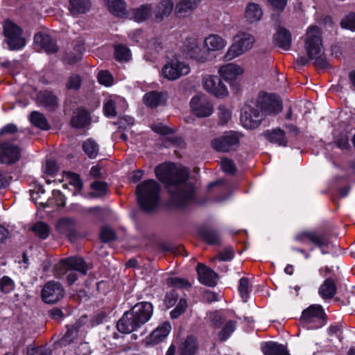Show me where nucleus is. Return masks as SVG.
<instances>
[{"label": "nucleus", "mask_w": 355, "mask_h": 355, "mask_svg": "<svg viewBox=\"0 0 355 355\" xmlns=\"http://www.w3.org/2000/svg\"><path fill=\"white\" fill-rule=\"evenodd\" d=\"M157 178L169 187L173 200L179 207H184L192 200L193 187L186 183L189 171L184 167H177L168 163L157 166L155 170Z\"/></svg>", "instance_id": "obj_1"}, {"label": "nucleus", "mask_w": 355, "mask_h": 355, "mask_svg": "<svg viewBox=\"0 0 355 355\" xmlns=\"http://www.w3.org/2000/svg\"><path fill=\"white\" fill-rule=\"evenodd\" d=\"M282 110V101L276 95H260L256 101L244 105L241 113V122L247 129L257 128L264 117L275 116Z\"/></svg>", "instance_id": "obj_2"}, {"label": "nucleus", "mask_w": 355, "mask_h": 355, "mask_svg": "<svg viewBox=\"0 0 355 355\" xmlns=\"http://www.w3.org/2000/svg\"><path fill=\"white\" fill-rule=\"evenodd\" d=\"M304 47L309 58L301 57L298 59L300 64L304 65L309 60H314V64L320 68H327L329 63L324 56V49L321 39V31L316 26L307 28L304 38Z\"/></svg>", "instance_id": "obj_3"}, {"label": "nucleus", "mask_w": 355, "mask_h": 355, "mask_svg": "<svg viewBox=\"0 0 355 355\" xmlns=\"http://www.w3.org/2000/svg\"><path fill=\"white\" fill-rule=\"evenodd\" d=\"M160 187L153 180H148L137 187L136 194L140 207L145 211L153 210L158 204Z\"/></svg>", "instance_id": "obj_4"}, {"label": "nucleus", "mask_w": 355, "mask_h": 355, "mask_svg": "<svg viewBox=\"0 0 355 355\" xmlns=\"http://www.w3.org/2000/svg\"><path fill=\"white\" fill-rule=\"evenodd\" d=\"M254 37L246 32H239L234 37V42L224 55L226 61L232 60L250 50L254 43Z\"/></svg>", "instance_id": "obj_5"}, {"label": "nucleus", "mask_w": 355, "mask_h": 355, "mask_svg": "<svg viewBox=\"0 0 355 355\" xmlns=\"http://www.w3.org/2000/svg\"><path fill=\"white\" fill-rule=\"evenodd\" d=\"M300 322L307 329H315L323 327L325 322V313L322 306L312 304L302 311Z\"/></svg>", "instance_id": "obj_6"}, {"label": "nucleus", "mask_w": 355, "mask_h": 355, "mask_svg": "<svg viewBox=\"0 0 355 355\" xmlns=\"http://www.w3.org/2000/svg\"><path fill=\"white\" fill-rule=\"evenodd\" d=\"M243 135L241 132L230 130L225 132L222 135L213 139L211 147L218 152H229L237 148Z\"/></svg>", "instance_id": "obj_7"}, {"label": "nucleus", "mask_w": 355, "mask_h": 355, "mask_svg": "<svg viewBox=\"0 0 355 355\" xmlns=\"http://www.w3.org/2000/svg\"><path fill=\"white\" fill-rule=\"evenodd\" d=\"M182 50L191 59L198 63H205L209 59L208 51L200 46L196 36L189 35L184 39Z\"/></svg>", "instance_id": "obj_8"}, {"label": "nucleus", "mask_w": 355, "mask_h": 355, "mask_svg": "<svg viewBox=\"0 0 355 355\" xmlns=\"http://www.w3.org/2000/svg\"><path fill=\"white\" fill-rule=\"evenodd\" d=\"M3 34L9 49L17 50L26 45L21 28L12 21L6 20L3 23Z\"/></svg>", "instance_id": "obj_9"}, {"label": "nucleus", "mask_w": 355, "mask_h": 355, "mask_svg": "<svg viewBox=\"0 0 355 355\" xmlns=\"http://www.w3.org/2000/svg\"><path fill=\"white\" fill-rule=\"evenodd\" d=\"M70 268H76L83 275L89 269L88 266L81 257H71L60 260L54 267V274L58 278L67 275Z\"/></svg>", "instance_id": "obj_10"}, {"label": "nucleus", "mask_w": 355, "mask_h": 355, "mask_svg": "<svg viewBox=\"0 0 355 355\" xmlns=\"http://www.w3.org/2000/svg\"><path fill=\"white\" fill-rule=\"evenodd\" d=\"M189 65L175 58L169 60L162 69V75L168 80H175L190 72Z\"/></svg>", "instance_id": "obj_11"}, {"label": "nucleus", "mask_w": 355, "mask_h": 355, "mask_svg": "<svg viewBox=\"0 0 355 355\" xmlns=\"http://www.w3.org/2000/svg\"><path fill=\"white\" fill-rule=\"evenodd\" d=\"M202 83L205 90L216 98H223L229 94L227 87L218 76L205 75Z\"/></svg>", "instance_id": "obj_12"}, {"label": "nucleus", "mask_w": 355, "mask_h": 355, "mask_svg": "<svg viewBox=\"0 0 355 355\" xmlns=\"http://www.w3.org/2000/svg\"><path fill=\"white\" fill-rule=\"evenodd\" d=\"M64 295L62 286L57 282H47L42 290V299L46 304H54L60 301Z\"/></svg>", "instance_id": "obj_13"}, {"label": "nucleus", "mask_w": 355, "mask_h": 355, "mask_svg": "<svg viewBox=\"0 0 355 355\" xmlns=\"http://www.w3.org/2000/svg\"><path fill=\"white\" fill-rule=\"evenodd\" d=\"M190 107L192 113L199 118L208 117L214 112L213 105L205 96H193L190 101Z\"/></svg>", "instance_id": "obj_14"}, {"label": "nucleus", "mask_w": 355, "mask_h": 355, "mask_svg": "<svg viewBox=\"0 0 355 355\" xmlns=\"http://www.w3.org/2000/svg\"><path fill=\"white\" fill-rule=\"evenodd\" d=\"M21 148L11 141L0 143V163L12 164L21 157Z\"/></svg>", "instance_id": "obj_15"}, {"label": "nucleus", "mask_w": 355, "mask_h": 355, "mask_svg": "<svg viewBox=\"0 0 355 355\" xmlns=\"http://www.w3.org/2000/svg\"><path fill=\"white\" fill-rule=\"evenodd\" d=\"M243 68L235 63H228L223 64L218 69V73L224 80L229 82L231 85L238 89V85L236 80L243 75Z\"/></svg>", "instance_id": "obj_16"}, {"label": "nucleus", "mask_w": 355, "mask_h": 355, "mask_svg": "<svg viewBox=\"0 0 355 355\" xmlns=\"http://www.w3.org/2000/svg\"><path fill=\"white\" fill-rule=\"evenodd\" d=\"M130 311L142 326L152 317L153 308L150 302H142L135 304Z\"/></svg>", "instance_id": "obj_17"}, {"label": "nucleus", "mask_w": 355, "mask_h": 355, "mask_svg": "<svg viewBox=\"0 0 355 355\" xmlns=\"http://www.w3.org/2000/svg\"><path fill=\"white\" fill-rule=\"evenodd\" d=\"M140 327L141 325L130 311L125 312L117 323L118 330L123 334H130Z\"/></svg>", "instance_id": "obj_18"}, {"label": "nucleus", "mask_w": 355, "mask_h": 355, "mask_svg": "<svg viewBox=\"0 0 355 355\" xmlns=\"http://www.w3.org/2000/svg\"><path fill=\"white\" fill-rule=\"evenodd\" d=\"M196 270L198 280L201 284L211 287L216 286L218 275L212 269L202 263H198Z\"/></svg>", "instance_id": "obj_19"}, {"label": "nucleus", "mask_w": 355, "mask_h": 355, "mask_svg": "<svg viewBox=\"0 0 355 355\" xmlns=\"http://www.w3.org/2000/svg\"><path fill=\"white\" fill-rule=\"evenodd\" d=\"M171 329V327L168 322L162 324L146 338V344L147 345H155L159 343L168 335Z\"/></svg>", "instance_id": "obj_20"}, {"label": "nucleus", "mask_w": 355, "mask_h": 355, "mask_svg": "<svg viewBox=\"0 0 355 355\" xmlns=\"http://www.w3.org/2000/svg\"><path fill=\"white\" fill-rule=\"evenodd\" d=\"M203 44L209 53L223 51L227 45V42L219 35L210 34L204 39Z\"/></svg>", "instance_id": "obj_21"}, {"label": "nucleus", "mask_w": 355, "mask_h": 355, "mask_svg": "<svg viewBox=\"0 0 355 355\" xmlns=\"http://www.w3.org/2000/svg\"><path fill=\"white\" fill-rule=\"evenodd\" d=\"M174 9V3L172 0H160L153 10V16L157 21H162L168 17Z\"/></svg>", "instance_id": "obj_22"}, {"label": "nucleus", "mask_w": 355, "mask_h": 355, "mask_svg": "<svg viewBox=\"0 0 355 355\" xmlns=\"http://www.w3.org/2000/svg\"><path fill=\"white\" fill-rule=\"evenodd\" d=\"M291 33L284 27H278L274 35V42L277 46L288 51L291 46Z\"/></svg>", "instance_id": "obj_23"}, {"label": "nucleus", "mask_w": 355, "mask_h": 355, "mask_svg": "<svg viewBox=\"0 0 355 355\" xmlns=\"http://www.w3.org/2000/svg\"><path fill=\"white\" fill-rule=\"evenodd\" d=\"M302 237H307L312 243L318 245L322 254L329 252L332 245L329 240L324 236L318 235L311 232H306L302 234Z\"/></svg>", "instance_id": "obj_24"}, {"label": "nucleus", "mask_w": 355, "mask_h": 355, "mask_svg": "<svg viewBox=\"0 0 355 355\" xmlns=\"http://www.w3.org/2000/svg\"><path fill=\"white\" fill-rule=\"evenodd\" d=\"M34 41L47 53H55L58 51L56 44L47 34L37 33L34 37Z\"/></svg>", "instance_id": "obj_25"}, {"label": "nucleus", "mask_w": 355, "mask_h": 355, "mask_svg": "<svg viewBox=\"0 0 355 355\" xmlns=\"http://www.w3.org/2000/svg\"><path fill=\"white\" fill-rule=\"evenodd\" d=\"M75 223L73 218H62L58 221L56 228L60 234L71 239L75 236Z\"/></svg>", "instance_id": "obj_26"}, {"label": "nucleus", "mask_w": 355, "mask_h": 355, "mask_svg": "<svg viewBox=\"0 0 355 355\" xmlns=\"http://www.w3.org/2000/svg\"><path fill=\"white\" fill-rule=\"evenodd\" d=\"M198 348L196 338L189 336L180 346V355H195Z\"/></svg>", "instance_id": "obj_27"}, {"label": "nucleus", "mask_w": 355, "mask_h": 355, "mask_svg": "<svg viewBox=\"0 0 355 355\" xmlns=\"http://www.w3.org/2000/svg\"><path fill=\"white\" fill-rule=\"evenodd\" d=\"M261 349L264 355H289L284 345L274 342L264 343Z\"/></svg>", "instance_id": "obj_28"}, {"label": "nucleus", "mask_w": 355, "mask_h": 355, "mask_svg": "<svg viewBox=\"0 0 355 355\" xmlns=\"http://www.w3.org/2000/svg\"><path fill=\"white\" fill-rule=\"evenodd\" d=\"M263 15L261 7L255 3H249L245 8V17L250 23L259 21Z\"/></svg>", "instance_id": "obj_29"}, {"label": "nucleus", "mask_w": 355, "mask_h": 355, "mask_svg": "<svg viewBox=\"0 0 355 355\" xmlns=\"http://www.w3.org/2000/svg\"><path fill=\"white\" fill-rule=\"evenodd\" d=\"M89 0H69V11L73 15L84 14L89 10Z\"/></svg>", "instance_id": "obj_30"}, {"label": "nucleus", "mask_w": 355, "mask_h": 355, "mask_svg": "<svg viewBox=\"0 0 355 355\" xmlns=\"http://www.w3.org/2000/svg\"><path fill=\"white\" fill-rule=\"evenodd\" d=\"M37 101L40 105L50 109L55 107L58 105L57 97L49 91L40 92L37 94Z\"/></svg>", "instance_id": "obj_31"}, {"label": "nucleus", "mask_w": 355, "mask_h": 355, "mask_svg": "<svg viewBox=\"0 0 355 355\" xmlns=\"http://www.w3.org/2000/svg\"><path fill=\"white\" fill-rule=\"evenodd\" d=\"M82 327L80 322H76L74 324L67 326V331L62 338L60 342L62 345H68L75 340L79 334L80 329Z\"/></svg>", "instance_id": "obj_32"}, {"label": "nucleus", "mask_w": 355, "mask_h": 355, "mask_svg": "<svg viewBox=\"0 0 355 355\" xmlns=\"http://www.w3.org/2000/svg\"><path fill=\"white\" fill-rule=\"evenodd\" d=\"M195 8L183 0H180L174 7V13L178 18L183 19L190 17Z\"/></svg>", "instance_id": "obj_33"}, {"label": "nucleus", "mask_w": 355, "mask_h": 355, "mask_svg": "<svg viewBox=\"0 0 355 355\" xmlns=\"http://www.w3.org/2000/svg\"><path fill=\"white\" fill-rule=\"evenodd\" d=\"M336 293V286L334 281L327 279L319 288L318 293L324 300L332 298Z\"/></svg>", "instance_id": "obj_34"}, {"label": "nucleus", "mask_w": 355, "mask_h": 355, "mask_svg": "<svg viewBox=\"0 0 355 355\" xmlns=\"http://www.w3.org/2000/svg\"><path fill=\"white\" fill-rule=\"evenodd\" d=\"M266 136L270 142L275 143L279 146H286L287 144L285 132L280 128L268 131Z\"/></svg>", "instance_id": "obj_35"}, {"label": "nucleus", "mask_w": 355, "mask_h": 355, "mask_svg": "<svg viewBox=\"0 0 355 355\" xmlns=\"http://www.w3.org/2000/svg\"><path fill=\"white\" fill-rule=\"evenodd\" d=\"M107 9L116 16L125 14L126 5L123 0H105Z\"/></svg>", "instance_id": "obj_36"}, {"label": "nucleus", "mask_w": 355, "mask_h": 355, "mask_svg": "<svg viewBox=\"0 0 355 355\" xmlns=\"http://www.w3.org/2000/svg\"><path fill=\"white\" fill-rule=\"evenodd\" d=\"M89 122V113L82 109H78L74 112L71 119V125L76 128H82Z\"/></svg>", "instance_id": "obj_37"}, {"label": "nucleus", "mask_w": 355, "mask_h": 355, "mask_svg": "<svg viewBox=\"0 0 355 355\" xmlns=\"http://www.w3.org/2000/svg\"><path fill=\"white\" fill-rule=\"evenodd\" d=\"M151 15H153L151 5L141 6L133 11L134 19L138 22L146 20Z\"/></svg>", "instance_id": "obj_38"}, {"label": "nucleus", "mask_w": 355, "mask_h": 355, "mask_svg": "<svg viewBox=\"0 0 355 355\" xmlns=\"http://www.w3.org/2000/svg\"><path fill=\"white\" fill-rule=\"evenodd\" d=\"M30 121L33 125L42 130H47L50 128L46 117L39 112L33 111L30 115Z\"/></svg>", "instance_id": "obj_39"}, {"label": "nucleus", "mask_w": 355, "mask_h": 355, "mask_svg": "<svg viewBox=\"0 0 355 355\" xmlns=\"http://www.w3.org/2000/svg\"><path fill=\"white\" fill-rule=\"evenodd\" d=\"M162 100L163 98L162 94L157 92H148L144 96V103L150 107H157L162 103Z\"/></svg>", "instance_id": "obj_40"}, {"label": "nucleus", "mask_w": 355, "mask_h": 355, "mask_svg": "<svg viewBox=\"0 0 355 355\" xmlns=\"http://www.w3.org/2000/svg\"><path fill=\"white\" fill-rule=\"evenodd\" d=\"M64 175L69 184L74 187L73 195H77L83 188V183L79 175L71 172H66Z\"/></svg>", "instance_id": "obj_41"}, {"label": "nucleus", "mask_w": 355, "mask_h": 355, "mask_svg": "<svg viewBox=\"0 0 355 355\" xmlns=\"http://www.w3.org/2000/svg\"><path fill=\"white\" fill-rule=\"evenodd\" d=\"M119 103L125 104V101L122 98L108 100L104 105V112L107 116H114L116 115V107Z\"/></svg>", "instance_id": "obj_42"}, {"label": "nucleus", "mask_w": 355, "mask_h": 355, "mask_svg": "<svg viewBox=\"0 0 355 355\" xmlns=\"http://www.w3.org/2000/svg\"><path fill=\"white\" fill-rule=\"evenodd\" d=\"M236 329V322L230 320L228 321L225 326L223 327V329L220 330V331L218 333V338L221 341H225L227 339L229 338V337L231 336V334L235 331Z\"/></svg>", "instance_id": "obj_43"}, {"label": "nucleus", "mask_w": 355, "mask_h": 355, "mask_svg": "<svg viewBox=\"0 0 355 355\" xmlns=\"http://www.w3.org/2000/svg\"><path fill=\"white\" fill-rule=\"evenodd\" d=\"M83 148L85 153L90 157L94 158L96 157L98 151V146L97 144L92 139H87L83 144Z\"/></svg>", "instance_id": "obj_44"}, {"label": "nucleus", "mask_w": 355, "mask_h": 355, "mask_svg": "<svg viewBox=\"0 0 355 355\" xmlns=\"http://www.w3.org/2000/svg\"><path fill=\"white\" fill-rule=\"evenodd\" d=\"M32 230L35 234L40 239H45L49 235V229L48 225L42 222H38L32 227Z\"/></svg>", "instance_id": "obj_45"}, {"label": "nucleus", "mask_w": 355, "mask_h": 355, "mask_svg": "<svg viewBox=\"0 0 355 355\" xmlns=\"http://www.w3.org/2000/svg\"><path fill=\"white\" fill-rule=\"evenodd\" d=\"M166 283L168 285L177 288H187L191 286V284L187 279L177 277L168 278Z\"/></svg>", "instance_id": "obj_46"}, {"label": "nucleus", "mask_w": 355, "mask_h": 355, "mask_svg": "<svg viewBox=\"0 0 355 355\" xmlns=\"http://www.w3.org/2000/svg\"><path fill=\"white\" fill-rule=\"evenodd\" d=\"M114 55L116 59L119 61H128L130 58V50L123 45L116 46Z\"/></svg>", "instance_id": "obj_47"}, {"label": "nucleus", "mask_w": 355, "mask_h": 355, "mask_svg": "<svg viewBox=\"0 0 355 355\" xmlns=\"http://www.w3.org/2000/svg\"><path fill=\"white\" fill-rule=\"evenodd\" d=\"M107 184L101 182L96 181L92 184V188L94 192L91 193L92 197H101L103 196L107 191Z\"/></svg>", "instance_id": "obj_48"}, {"label": "nucleus", "mask_w": 355, "mask_h": 355, "mask_svg": "<svg viewBox=\"0 0 355 355\" xmlns=\"http://www.w3.org/2000/svg\"><path fill=\"white\" fill-rule=\"evenodd\" d=\"M239 291L240 293V295H241V298L243 299V301L244 302H246L249 297V293H250L249 281H248V278L242 277L240 279Z\"/></svg>", "instance_id": "obj_49"}, {"label": "nucleus", "mask_w": 355, "mask_h": 355, "mask_svg": "<svg viewBox=\"0 0 355 355\" xmlns=\"http://www.w3.org/2000/svg\"><path fill=\"white\" fill-rule=\"evenodd\" d=\"M340 26L344 29L355 31V13H349L340 21Z\"/></svg>", "instance_id": "obj_50"}, {"label": "nucleus", "mask_w": 355, "mask_h": 355, "mask_svg": "<svg viewBox=\"0 0 355 355\" xmlns=\"http://www.w3.org/2000/svg\"><path fill=\"white\" fill-rule=\"evenodd\" d=\"M187 307V302L184 299H180L176 307L170 313L172 318L175 319L178 318L182 314Z\"/></svg>", "instance_id": "obj_51"}, {"label": "nucleus", "mask_w": 355, "mask_h": 355, "mask_svg": "<svg viewBox=\"0 0 355 355\" xmlns=\"http://www.w3.org/2000/svg\"><path fill=\"white\" fill-rule=\"evenodd\" d=\"M98 81L100 84L108 87L112 84L113 78L109 71H101L98 74Z\"/></svg>", "instance_id": "obj_52"}, {"label": "nucleus", "mask_w": 355, "mask_h": 355, "mask_svg": "<svg viewBox=\"0 0 355 355\" xmlns=\"http://www.w3.org/2000/svg\"><path fill=\"white\" fill-rule=\"evenodd\" d=\"M1 290L4 293H10L15 288L14 282L8 277H3L0 282Z\"/></svg>", "instance_id": "obj_53"}, {"label": "nucleus", "mask_w": 355, "mask_h": 355, "mask_svg": "<svg viewBox=\"0 0 355 355\" xmlns=\"http://www.w3.org/2000/svg\"><path fill=\"white\" fill-rule=\"evenodd\" d=\"M27 355H50V351L42 346L33 347L30 345L27 348Z\"/></svg>", "instance_id": "obj_54"}, {"label": "nucleus", "mask_w": 355, "mask_h": 355, "mask_svg": "<svg viewBox=\"0 0 355 355\" xmlns=\"http://www.w3.org/2000/svg\"><path fill=\"white\" fill-rule=\"evenodd\" d=\"M220 166L223 171L226 173L233 174L236 171V166L234 162L229 159H222L220 161Z\"/></svg>", "instance_id": "obj_55"}, {"label": "nucleus", "mask_w": 355, "mask_h": 355, "mask_svg": "<svg viewBox=\"0 0 355 355\" xmlns=\"http://www.w3.org/2000/svg\"><path fill=\"white\" fill-rule=\"evenodd\" d=\"M80 83V77L78 75L73 74L69 77L66 86L68 89L76 90L79 89Z\"/></svg>", "instance_id": "obj_56"}, {"label": "nucleus", "mask_w": 355, "mask_h": 355, "mask_svg": "<svg viewBox=\"0 0 355 355\" xmlns=\"http://www.w3.org/2000/svg\"><path fill=\"white\" fill-rule=\"evenodd\" d=\"M218 117L220 123L223 124H225L231 119V112L224 106H219Z\"/></svg>", "instance_id": "obj_57"}, {"label": "nucleus", "mask_w": 355, "mask_h": 355, "mask_svg": "<svg viewBox=\"0 0 355 355\" xmlns=\"http://www.w3.org/2000/svg\"><path fill=\"white\" fill-rule=\"evenodd\" d=\"M101 239L104 242H109L115 239V233L110 227H103L101 232Z\"/></svg>", "instance_id": "obj_58"}, {"label": "nucleus", "mask_w": 355, "mask_h": 355, "mask_svg": "<svg viewBox=\"0 0 355 355\" xmlns=\"http://www.w3.org/2000/svg\"><path fill=\"white\" fill-rule=\"evenodd\" d=\"M51 200H54L57 206H63L65 203V198L62 193L58 190L52 191V198Z\"/></svg>", "instance_id": "obj_59"}, {"label": "nucleus", "mask_w": 355, "mask_h": 355, "mask_svg": "<svg viewBox=\"0 0 355 355\" xmlns=\"http://www.w3.org/2000/svg\"><path fill=\"white\" fill-rule=\"evenodd\" d=\"M58 171V166L53 160H47L45 165V173L53 175Z\"/></svg>", "instance_id": "obj_60"}, {"label": "nucleus", "mask_w": 355, "mask_h": 355, "mask_svg": "<svg viewBox=\"0 0 355 355\" xmlns=\"http://www.w3.org/2000/svg\"><path fill=\"white\" fill-rule=\"evenodd\" d=\"M178 298V295L175 291H171L166 296L165 303L167 307L170 308L175 305Z\"/></svg>", "instance_id": "obj_61"}, {"label": "nucleus", "mask_w": 355, "mask_h": 355, "mask_svg": "<svg viewBox=\"0 0 355 355\" xmlns=\"http://www.w3.org/2000/svg\"><path fill=\"white\" fill-rule=\"evenodd\" d=\"M78 272L83 275L80 271L76 268H70L67 274V283L69 285L73 284L78 279Z\"/></svg>", "instance_id": "obj_62"}, {"label": "nucleus", "mask_w": 355, "mask_h": 355, "mask_svg": "<svg viewBox=\"0 0 355 355\" xmlns=\"http://www.w3.org/2000/svg\"><path fill=\"white\" fill-rule=\"evenodd\" d=\"M210 318L211 320L213 325L216 327H219L223 322L224 320L223 317L218 312L212 313L210 315Z\"/></svg>", "instance_id": "obj_63"}, {"label": "nucleus", "mask_w": 355, "mask_h": 355, "mask_svg": "<svg viewBox=\"0 0 355 355\" xmlns=\"http://www.w3.org/2000/svg\"><path fill=\"white\" fill-rule=\"evenodd\" d=\"M233 257H234V252H233L232 250L230 248L224 250L219 254V259L220 261H230L233 259Z\"/></svg>", "instance_id": "obj_64"}]
</instances>
